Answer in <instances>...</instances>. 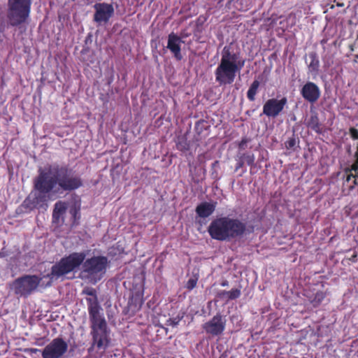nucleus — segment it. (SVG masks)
<instances>
[{"instance_id":"1","label":"nucleus","mask_w":358,"mask_h":358,"mask_svg":"<svg viewBox=\"0 0 358 358\" xmlns=\"http://www.w3.org/2000/svg\"><path fill=\"white\" fill-rule=\"evenodd\" d=\"M34 187L37 193L33 203L38 208H44L52 196L72 192L83 187V180L68 166L53 164L39 170Z\"/></svg>"},{"instance_id":"2","label":"nucleus","mask_w":358,"mask_h":358,"mask_svg":"<svg viewBox=\"0 0 358 358\" xmlns=\"http://www.w3.org/2000/svg\"><path fill=\"white\" fill-rule=\"evenodd\" d=\"M245 63L238 45L234 43L226 45L222 50L220 62L215 70V81L220 86L232 84Z\"/></svg>"},{"instance_id":"3","label":"nucleus","mask_w":358,"mask_h":358,"mask_svg":"<svg viewBox=\"0 0 358 358\" xmlns=\"http://www.w3.org/2000/svg\"><path fill=\"white\" fill-rule=\"evenodd\" d=\"M207 231L212 239L230 241L243 237L246 234L247 226L238 218L222 216L212 220Z\"/></svg>"},{"instance_id":"4","label":"nucleus","mask_w":358,"mask_h":358,"mask_svg":"<svg viewBox=\"0 0 358 358\" xmlns=\"http://www.w3.org/2000/svg\"><path fill=\"white\" fill-rule=\"evenodd\" d=\"M90 321L91 324V335L92 337V346L89 348V352L93 346L97 350L104 352L110 345V329L103 314L97 315L96 308H90Z\"/></svg>"},{"instance_id":"5","label":"nucleus","mask_w":358,"mask_h":358,"mask_svg":"<svg viewBox=\"0 0 358 358\" xmlns=\"http://www.w3.org/2000/svg\"><path fill=\"white\" fill-rule=\"evenodd\" d=\"M85 257L86 253L85 252H74L66 255L52 266L50 273H48L46 277L50 280H57L62 276L76 271L80 266L82 267Z\"/></svg>"},{"instance_id":"6","label":"nucleus","mask_w":358,"mask_h":358,"mask_svg":"<svg viewBox=\"0 0 358 358\" xmlns=\"http://www.w3.org/2000/svg\"><path fill=\"white\" fill-rule=\"evenodd\" d=\"M108 265V260L106 257L93 256L83 261L80 274L90 282L95 284L103 277Z\"/></svg>"},{"instance_id":"7","label":"nucleus","mask_w":358,"mask_h":358,"mask_svg":"<svg viewBox=\"0 0 358 358\" xmlns=\"http://www.w3.org/2000/svg\"><path fill=\"white\" fill-rule=\"evenodd\" d=\"M7 19L11 27L24 24L29 17L31 0H8Z\"/></svg>"},{"instance_id":"8","label":"nucleus","mask_w":358,"mask_h":358,"mask_svg":"<svg viewBox=\"0 0 358 358\" xmlns=\"http://www.w3.org/2000/svg\"><path fill=\"white\" fill-rule=\"evenodd\" d=\"M41 280L37 275H25L14 280L13 289L15 294L27 296L38 287Z\"/></svg>"},{"instance_id":"9","label":"nucleus","mask_w":358,"mask_h":358,"mask_svg":"<svg viewBox=\"0 0 358 358\" xmlns=\"http://www.w3.org/2000/svg\"><path fill=\"white\" fill-rule=\"evenodd\" d=\"M68 343L61 337L53 338L41 351L43 358H63L68 350Z\"/></svg>"},{"instance_id":"10","label":"nucleus","mask_w":358,"mask_h":358,"mask_svg":"<svg viewBox=\"0 0 358 358\" xmlns=\"http://www.w3.org/2000/svg\"><path fill=\"white\" fill-rule=\"evenodd\" d=\"M226 327V320L220 313H217L209 321L203 324L204 331L212 336H220Z\"/></svg>"},{"instance_id":"11","label":"nucleus","mask_w":358,"mask_h":358,"mask_svg":"<svg viewBox=\"0 0 358 358\" xmlns=\"http://www.w3.org/2000/svg\"><path fill=\"white\" fill-rule=\"evenodd\" d=\"M287 103V99L285 96L280 99H269L263 106V113L268 117L275 118L280 114Z\"/></svg>"},{"instance_id":"12","label":"nucleus","mask_w":358,"mask_h":358,"mask_svg":"<svg viewBox=\"0 0 358 358\" xmlns=\"http://www.w3.org/2000/svg\"><path fill=\"white\" fill-rule=\"evenodd\" d=\"M95 13L94 21L97 23H106L114 14V8L112 4L107 3H96L94 6Z\"/></svg>"},{"instance_id":"13","label":"nucleus","mask_w":358,"mask_h":358,"mask_svg":"<svg viewBox=\"0 0 358 358\" xmlns=\"http://www.w3.org/2000/svg\"><path fill=\"white\" fill-rule=\"evenodd\" d=\"M300 94L306 101L310 103H314L320 99L321 91L317 84L308 81L301 87Z\"/></svg>"},{"instance_id":"14","label":"nucleus","mask_w":358,"mask_h":358,"mask_svg":"<svg viewBox=\"0 0 358 358\" xmlns=\"http://www.w3.org/2000/svg\"><path fill=\"white\" fill-rule=\"evenodd\" d=\"M182 43L181 38L177 34L173 32L169 34L166 48L171 52L177 61H180L182 59L181 54Z\"/></svg>"},{"instance_id":"15","label":"nucleus","mask_w":358,"mask_h":358,"mask_svg":"<svg viewBox=\"0 0 358 358\" xmlns=\"http://www.w3.org/2000/svg\"><path fill=\"white\" fill-rule=\"evenodd\" d=\"M217 206L216 201L207 202L203 201L197 205L195 209L196 217L206 219L210 216L215 210Z\"/></svg>"},{"instance_id":"16","label":"nucleus","mask_w":358,"mask_h":358,"mask_svg":"<svg viewBox=\"0 0 358 358\" xmlns=\"http://www.w3.org/2000/svg\"><path fill=\"white\" fill-rule=\"evenodd\" d=\"M84 293L86 294L88 296H90L92 297L90 298H86L87 303V310L88 313H90V307H94L96 309L97 315H101L100 311L101 310V308L99 303L97 296H96V292L94 289L91 288L87 290L84 291Z\"/></svg>"},{"instance_id":"17","label":"nucleus","mask_w":358,"mask_h":358,"mask_svg":"<svg viewBox=\"0 0 358 358\" xmlns=\"http://www.w3.org/2000/svg\"><path fill=\"white\" fill-rule=\"evenodd\" d=\"M310 62L308 65V71L313 74H317L320 69V61L317 55L315 52L308 54Z\"/></svg>"},{"instance_id":"18","label":"nucleus","mask_w":358,"mask_h":358,"mask_svg":"<svg viewBox=\"0 0 358 358\" xmlns=\"http://www.w3.org/2000/svg\"><path fill=\"white\" fill-rule=\"evenodd\" d=\"M308 127L315 131L317 134L322 133V124L320 122L317 115H311L307 123Z\"/></svg>"},{"instance_id":"19","label":"nucleus","mask_w":358,"mask_h":358,"mask_svg":"<svg viewBox=\"0 0 358 358\" xmlns=\"http://www.w3.org/2000/svg\"><path fill=\"white\" fill-rule=\"evenodd\" d=\"M66 210V205L65 202L62 201H57L54 206L53 212H52V217L53 219L58 220L59 217L65 213Z\"/></svg>"},{"instance_id":"20","label":"nucleus","mask_w":358,"mask_h":358,"mask_svg":"<svg viewBox=\"0 0 358 358\" xmlns=\"http://www.w3.org/2000/svg\"><path fill=\"white\" fill-rule=\"evenodd\" d=\"M69 213L72 217V225H78L80 223V220L81 218L80 206L74 205L70 208Z\"/></svg>"},{"instance_id":"21","label":"nucleus","mask_w":358,"mask_h":358,"mask_svg":"<svg viewBox=\"0 0 358 358\" xmlns=\"http://www.w3.org/2000/svg\"><path fill=\"white\" fill-rule=\"evenodd\" d=\"M259 85L260 83L257 80H255L250 85L247 92V97L250 101H254L255 100V96L258 92Z\"/></svg>"},{"instance_id":"22","label":"nucleus","mask_w":358,"mask_h":358,"mask_svg":"<svg viewBox=\"0 0 358 358\" xmlns=\"http://www.w3.org/2000/svg\"><path fill=\"white\" fill-rule=\"evenodd\" d=\"M326 297V294L322 291H318L315 293L312 303L315 306L320 305Z\"/></svg>"},{"instance_id":"23","label":"nucleus","mask_w":358,"mask_h":358,"mask_svg":"<svg viewBox=\"0 0 358 358\" xmlns=\"http://www.w3.org/2000/svg\"><path fill=\"white\" fill-rule=\"evenodd\" d=\"M224 294H228V301L229 300H235L240 297L241 294V291L240 288L232 289L227 292L224 293Z\"/></svg>"},{"instance_id":"24","label":"nucleus","mask_w":358,"mask_h":358,"mask_svg":"<svg viewBox=\"0 0 358 358\" xmlns=\"http://www.w3.org/2000/svg\"><path fill=\"white\" fill-rule=\"evenodd\" d=\"M241 159H243L245 164L248 166H253L255 164V157L253 154L244 153L241 156Z\"/></svg>"},{"instance_id":"25","label":"nucleus","mask_w":358,"mask_h":358,"mask_svg":"<svg viewBox=\"0 0 358 358\" xmlns=\"http://www.w3.org/2000/svg\"><path fill=\"white\" fill-rule=\"evenodd\" d=\"M197 281L198 278L196 277L190 278L185 285V288L191 291L196 286Z\"/></svg>"},{"instance_id":"26","label":"nucleus","mask_w":358,"mask_h":358,"mask_svg":"<svg viewBox=\"0 0 358 358\" xmlns=\"http://www.w3.org/2000/svg\"><path fill=\"white\" fill-rule=\"evenodd\" d=\"M182 317H183L182 315V316L178 315L176 317L169 318L166 321V325H170V326H172V327H176V326H177L179 324V322L182 319Z\"/></svg>"},{"instance_id":"27","label":"nucleus","mask_w":358,"mask_h":358,"mask_svg":"<svg viewBox=\"0 0 358 358\" xmlns=\"http://www.w3.org/2000/svg\"><path fill=\"white\" fill-rule=\"evenodd\" d=\"M296 141L294 137L289 138L285 143V148L288 150L293 148L296 145Z\"/></svg>"},{"instance_id":"28","label":"nucleus","mask_w":358,"mask_h":358,"mask_svg":"<svg viewBox=\"0 0 358 358\" xmlns=\"http://www.w3.org/2000/svg\"><path fill=\"white\" fill-rule=\"evenodd\" d=\"M351 171H355V174H353L351 172L350 173H348L347 178H346V181L347 182H350L352 180V178H357L358 177V169H353V164L351 166Z\"/></svg>"},{"instance_id":"29","label":"nucleus","mask_w":358,"mask_h":358,"mask_svg":"<svg viewBox=\"0 0 358 358\" xmlns=\"http://www.w3.org/2000/svg\"><path fill=\"white\" fill-rule=\"evenodd\" d=\"M250 141V140L247 137L242 138L241 141L238 143V149L244 150L247 145V143Z\"/></svg>"},{"instance_id":"30","label":"nucleus","mask_w":358,"mask_h":358,"mask_svg":"<svg viewBox=\"0 0 358 358\" xmlns=\"http://www.w3.org/2000/svg\"><path fill=\"white\" fill-rule=\"evenodd\" d=\"M350 134L352 138L358 140V130L354 127L350 129Z\"/></svg>"},{"instance_id":"31","label":"nucleus","mask_w":358,"mask_h":358,"mask_svg":"<svg viewBox=\"0 0 358 358\" xmlns=\"http://www.w3.org/2000/svg\"><path fill=\"white\" fill-rule=\"evenodd\" d=\"M227 292L228 291L222 290L217 293V296L221 299H226L228 301V294H224V293Z\"/></svg>"},{"instance_id":"32","label":"nucleus","mask_w":358,"mask_h":358,"mask_svg":"<svg viewBox=\"0 0 358 358\" xmlns=\"http://www.w3.org/2000/svg\"><path fill=\"white\" fill-rule=\"evenodd\" d=\"M245 164V162L241 158L240 160L237 162L236 165V171H238V169H241Z\"/></svg>"},{"instance_id":"33","label":"nucleus","mask_w":358,"mask_h":358,"mask_svg":"<svg viewBox=\"0 0 358 358\" xmlns=\"http://www.w3.org/2000/svg\"><path fill=\"white\" fill-rule=\"evenodd\" d=\"M177 148L178 150H187V144L186 143H184V145H182L181 143H179L178 145H177Z\"/></svg>"},{"instance_id":"34","label":"nucleus","mask_w":358,"mask_h":358,"mask_svg":"<svg viewBox=\"0 0 358 358\" xmlns=\"http://www.w3.org/2000/svg\"><path fill=\"white\" fill-rule=\"evenodd\" d=\"M355 157H356V161L353 164V169H358V146H357V152L355 153Z\"/></svg>"},{"instance_id":"35","label":"nucleus","mask_w":358,"mask_h":358,"mask_svg":"<svg viewBox=\"0 0 358 358\" xmlns=\"http://www.w3.org/2000/svg\"><path fill=\"white\" fill-rule=\"evenodd\" d=\"M352 185H350V188H353L354 186L355 185H358V177L357 178H352Z\"/></svg>"},{"instance_id":"36","label":"nucleus","mask_w":358,"mask_h":358,"mask_svg":"<svg viewBox=\"0 0 358 358\" xmlns=\"http://www.w3.org/2000/svg\"><path fill=\"white\" fill-rule=\"evenodd\" d=\"M220 285L222 287H227L229 286V282L227 280H224L220 282Z\"/></svg>"},{"instance_id":"37","label":"nucleus","mask_w":358,"mask_h":358,"mask_svg":"<svg viewBox=\"0 0 358 358\" xmlns=\"http://www.w3.org/2000/svg\"><path fill=\"white\" fill-rule=\"evenodd\" d=\"M29 350L30 351L31 353H36L38 352H41V351H42V350H41L39 349H37V348H30Z\"/></svg>"},{"instance_id":"38","label":"nucleus","mask_w":358,"mask_h":358,"mask_svg":"<svg viewBox=\"0 0 358 358\" xmlns=\"http://www.w3.org/2000/svg\"><path fill=\"white\" fill-rule=\"evenodd\" d=\"M334 2L336 3V6L338 7H343L344 6V3L338 1V0H334Z\"/></svg>"},{"instance_id":"39","label":"nucleus","mask_w":358,"mask_h":358,"mask_svg":"<svg viewBox=\"0 0 358 358\" xmlns=\"http://www.w3.org/2000/svg\"><path fill=\"white\" fill-rule=\"evenodd\" d=\"M357 255L356 252H355V254L352 256V257L350 258V260L352 262H356L357 261Z\"/></svg>"},{"instance_id":"40","label":"nucleus","mask_w":358,"mask_h":358,"mask_svg":"<svg viewBox=\"0 0 358 358\" xmlns=\"http://www.w3.org/2000/svg\"><path fill=\"white\" fill-rule=\"evenodd\" d=\"M217 164H218V161H215L213 164V166H215Z\"/></svg>"},{"instance_id":"41","label":"nucleus","mask_w":358,"mask_h":358,"mask_svg":"<svg viewBox=\"0 0 358 358\" xmlns=\"http://www.w3.org/2000/svg\"><path fill=\"white\" fill-rule=\"evenodd\" d=\"M334 7H335V6H334V5H331V6H330V8L333 9V8H334Z\"/></svg>"},{"instance_id":"42","label":"nucleus","mask_w":358,"mask_h":358,"mask_svg":"<svg viewBox=\"0 0 358 358\" xmlns=\"http://www.w3.org/2000/svg\"><path fill=\"white\" fill-rule=\"evenodd\" d=\"M357 57H358V56H357Z\"/></svg>"}]
</instances>
